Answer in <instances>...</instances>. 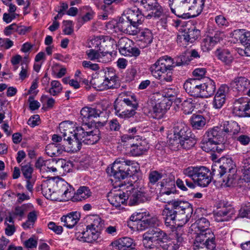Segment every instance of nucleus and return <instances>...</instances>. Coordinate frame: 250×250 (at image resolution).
Masks as SVG:
<instances>
[{
    "instance_id": "f257e3e1",
    "label": "nucleus",
    "mask_w": 250,
    "mask_h": 250,
    "mask_svg": "<svg viewBox=\"0 0 250 250\" xmlns=\"http://www.w3.org/2000/svg\"><path fill=\"white\" fill-rule=\"evenodd\" d=\"M192 205L188 202L179 199L168 201L165 205L162 215L166 227L170 229L187 223L193 213Z\"/></svg>"
},
{
    "instance_id": "f03ea898",
    "label": "nucleus",
    "mask_w": 250,
    "mask_h": 250,
    "mask_svg": "<svg viewBox=\"0 0 250 250\" xmlns=\"http://www.w3.org/2000/svg\"><path fill=\"white\" fill-rule=\"evenodd\" d=\"M135 164L134 161L118 158L110 167L106 168V172L113 176L116 181H120L128 176L131 177L137 172Z\"/></svg>"
},
{
    "instance_id": "7ed1b4c3",
    "label": "nucleus",
    "mask_w": 250,
    "mask_h": 250,
    "mask_svg": "<svg viewBox=\"0 0 250 250\" xmlns=\"http://www.w3.org/2000/svg\"><path fill=\"white\" fill-rule=\"evenodd\" d=\"M173 64L171 58L167 56H163L150 67L151 73L157 79L170 82L172 80Z\"/></svg>"
},
{
    "instance_id": "20e7f679",
    "label": "nucleus",
    "mask_w": 250,
    "mask_h": 250,
    "mask_svg": "<svg viewBox=\"0 0 250 250\" xmlns=\"http://www.w3.org/2000/svg\"><path fill=\"white\" fill-rule=\"evenodd\" d=\"M131 99L118 98L114 103V109L117 116L122 118H129L133 116L135 113L138 105L135 96H131Z\"/></svg>"
},
{
    "instance_id": "39448f33",
    "label": "nucleus",
    "mask_w": 250,
    "mask_h": 250,
    "mask_svg": "<svg viewBox=\"0 0 250 250\" xmlns=\"http://www.w3.org/2000/svg\"><path fill=\"white\" fill-rule=\"evenodd\" d=\"M103 114V111L95 108L84 107L81 110L79 120L82 123L83 126H86L88 128H91L93 126L96 127L104 126L106 124V121L102 122L96 121L94 120L97 117H101Z\"/></svg>"
},
{
    "instance_id": "423d86ee",
    "label": "nucleus",
    "mask_w": 250,
    "mask_h": 250,
    "mask_svg": "<svg viewBox=\"0 0 250 250\" xmlns=\"http://www.w3.org/2000/svg\"><path fill=\"white\" fill-rule=\"evenodd\" d=\"M62 186L66 188L63 194L66 198L65 200L71 199L73 202H78L85 199L91 196V192L87 187H81L75 193L72 187L66 182L62 181Z\"/></svg>"
},
{
    "instance_id": "0eeeda50",
    "label": "nucleus",
    "mask_w": 250,
    "mask_h": 250,
    "mask_svg": "<svg viewBox=\"0 0 250 250\" xmlns=\"http://www.w3.org/2000/svg\"><path fill=\"white\" fill-rule=\"evenodd\" d=\"M210 226L209 221L205 217H201L198 219L194 223L191 225L190 229L192 231H194V233L196 234V236H200L201 235L208 239L214 238L215 235L209 229Z\"/></svg>"
},
{
    "instance_id": "6e6552de",
    "label": "nucleus",
    "mask_w": 250,
    "mask_h": 250,
    "mask_svg": "<svg viewBox=\"0 0 250 250\" xmlns=\"http://www.w3.org/2000/svg\"><path fill=\"white\" fill-rule=\"evenodd\" d=\"M217 163H219L221 167L228 173L226 178V185L227 187H230L233 184L236 177V175L235 174L236 173L235 165L232 160L230 158L222 157Z\"/></svg>"
},
{
    "instance_id": "1a4fd4ad",
    "label": "nucleus",
    "mask_w": 250,
    "mask_h": 250,
    "mask_svg": "<svg viewBox=\"0 0 250 250\" xmlns=\"http://www.w3.org/2000/svg\"><path fill=\"white\" fill-rule=\"evenodd\" d=\"M127 188L125 193L129 206L137 205L148 200L145 193L134 188L132 186H127Z\"/></svg>"
},
{
    "instance_id": "9d476101",
    "label": "nucleus",
    "mask_w": 250,
    "mask_h": 250,
    "mask_svg": "<svg viewBox=\"0 0 250 250\" xmlns=\"http://www.w3.org/2000/svg\"><path fill=\"white\" fill-rule=\"evenodd\" d=\"M169 5L171 12L177 17L183 19L192 17V15L187 13L189 7L186 5L183 0H169Z\"/></svg>"
},
{
    "instance_id": "9b49d317",
    "label": "nucleus",
    "mask_w": 250,
    "mask_h": 250,
    "mask_svg": "<svg viewBox=\"0 0 250 250\" xmlns=\"http://www.w3.org/2000/svg\"><path fill=\"white\" fill-rule=\"evenodd\" d=\"M230 86L239 93L250 96V81L244 77L235 78L231 83Z\"/></svg>"
},
{
    "instance_id": "f8f14e48",
    "label": "nucleus",
    "mask_w": 250,
    "mask_h": 250,
    "mask_svg": "<svg viewBox=\"0 0 250 250\" xmlns=\"http://www.w3.org/2000/svg\"><path fill=\"white\" fill-rule=\"evenodd\" d=\"M197 142L195 136L190 134L189 137L181 140H169V146L171 147V149L174 150H177L180 148L185 149H189L194 146Z\"/></svg>"
},
{
    "instance_id": "ddd939ff",
    "label": "nucleus",
    "mask_w": 250,
    "mask_h": 250,
    "mask_svg": "<svg viewBox=\"0 0 250 250\" xmlns=\"http://www.w3.org/2000/svg\"><path fill=\"white\" fill-rule=\"evenodd\" d=\"M216 247L215 238H209L201 235L195 236L194 242V250H214Z\"/></svg>"
},
{
    "instance_id": "4468645a",
    "label": "nucleus",
    "mask_w": 250,
    "mask_h": 250,
    "mask_svg": "<svg viewBox=\"0 0 250 250\" xmlns=\"http://www.w3.org/2000/svg\"><path fill=\"white\" fill-rule=\"evenodd\" d=\"M202 84L198 79H189L184 84V88L189 95L196 97H201Z\"/></svg>"
},
{
    "instance_id": "2eb2a0df",
    "label": "nucleus",
    "mask_w": 250,
    "mask_h": 250,
    "mask_svg": "<svg viewBox=\"0 0 250 250\" xmlns=\"http://www.w3.org/2000/svg\"><path fill=\"white\" fill-rule=\"evenodd\" d=\"M125 15L136 29H139L138 26L143 23L145 20V17L142 12L136 7L128 8Z\"/></svg>"
},
{
    "instance_id": "dca6fc26",
    "label": "nucleus",
    "mask_w": 250,
    "mask_h": 250,
    "mask_svg": "<svg viewBox=\"0 0 250 250\" xmlns=\"http://www.w3.org/2000/svg\"><path fill=\"white\" fill-rule=\"evenodd\" d=\"M191 131L189 127L184 122L180 121L173 126L174 138L169 140H181L189 137Z\"/></svg>"
},
{
    "instance_id": "f3484780",
    "label": "nucleus",
    "mask_w": 250,
    "mask_h": 250,
    "mask_svg": "<svg viewBox=\"0 0 250 250\" xmlns=\"http://www.w3.org/2000/svg\"><path fill=\"white\" fill-rule=\"evenodd\" d=\"M233 36L245 46L244 51L246 56H250V33L244 30H237L234 31Z\"/></svg>"
},
{
    "instance_id": "a211bd4d",
    "label": "nucleus",
    "mask_w": 250,
    "mask_h": 250,
    "mask_svg": "<svg viewBox=\"0 0 250 250\" xmlns=\"http://www.w3.org/2000/svg\"><path fill=\"white\" fill-rule=\"evenodd\" d=\"M116 27L120 31L131 35H136L139 31V29L135 28L125 14L119 18Z\"/></svg>"
},
{
    "instance_id": "6ab92c4d",
    "label": "nucleus",
    "mask_w": 250,
    "mask_h": 250,
    "mask_svg": "<svg viewBox=\"0 0 250 250\" xmlns=\"http://www.w3.org/2000/svg\"><path fill=\"white\" fill-rule=\"evenodd\" d=\"M225 135L224 125H221L215 126L208 129L204 136L218 144H223L222 143L224 142Z\"/></svg>"
},
{
    "instance_id": "aec40b11",
    "label": "nucleus",
    "mask_w": 250,
    "mask_h": 250,
    "mask_svg": "<svg viewBox=\"0 0 250 250\" xmlns=\"http://www.w3.org/2000/svg\"><path fill=\"white\" fill-rule=\"evenodd\" d=\"M201 147L205 151L221 153L225 149L224 144H218L204 136L201 143Z\"/></svg>"
},
{
    "instance_id": "412c9836",
    "label": "nucleus",
    "mask_w": 250,
    "mask_h": 250,
    "mask_svg": "<svg viewBox=\"0 0 250 250\" xmlns=\"http://www.w3.org/2000/svg\"><path fill=\"white\" fill-rule=\"evenodd\" d=\"M195 183L202 187H207L212 180L210 170L205 167H200Z\"/></svg>"
},
{
    "instance_id": "4be33fe9",
    "label": "nucleus",
    "mask_w": 250,
    "mask_h": 250,
    "mask_svg": "<svg viewBox=\"0 0 250 250\" xmlns=\"http://www.w3.org/2000/svg\"><path fill=\"white\" fill-rule=\"evenodd\" d=\"M200 36V30L196 28L194 26L184 29V32L182 35H179L177 37V42H182L183 39L186 42H192Z\"/></svg>"
},
{
    "instance_id": "5701e85b",
    "label": "nucleus",
    "mask_w": 250,
    "mask_h": 250,
    "mask_svg": "<svg viewBox=\"0 0 250 250\" xmlns=\"http://www.w3.org/2000/svg\"><path fill=\"white\" fill-rule=\"evenodd\" d=\"M174 178L173 176L163 178L160 182V197L163 195H169L176 192V186Z\"/></svg>"
},
{
    "instance_id": "b1692460",
    "label": "nucleus",
    "mask_w": 250,
    "mask_h": 250,
    "mask_svg": "<svg viewBox=\"0 0 250 250\" xmlns=\"http://www.w3.org/2000/svg\"><path fill=\"white\" fill-rule=\"evenodd\" d=\"M249 100L240 98L236 100L234 104L233 112L238 117H249Z\"/></svg>"
},
{
    "instance_id": "393cba45",
    "label": "nucleus",
    "mask_w": 250,
    "mask_h": 250,
    "mask_svg": "<svg viewBox=\"0 0 250 250\" xmlns=\"http://www.w3.org/2000/svg\"><path fill=\"white\" fill-rule=\"evenodd\" d=\"M63 136L64 140L68 142V144L70 146L71 150L73 152H77L80 150L82 147V141L78 140L76 137L73 138L71 136L72 129L71 127H67L66 129L63 130Z\"/></svg>"
},
{
    "instance_id": "a878e982",
    "label": "nucleus",
    "mask_w": 250,
    "mask_h": 250,
    "mask_svg": "<svg viewBox=\"0 0 250 250\" xmlns=\"http://www.w3.org/2000/svg\"><path fill=\"white\" fill-rule=\"evenodd\" d=\"M100 232H97L91 228L86 227V230L82 232H76L75 236L77 239L83 242L92 243L98 239L100 236Z\"/></svg>"
},
{
    "instance_id": "bb28decb",
    "label": "nucleus",
    "mask_w": 250,
    "mask_h": 250,
    "mask_svg": "<svg viewBox=\"0 0 250 250\" xmlns=\"http://www.w3.org/2000/svg\"><path fill=\"white\" fill-rule=\"evenodd\" d=\"M147 11L150 13L146 16V17H153L155 19H159L165 16L164 9L161 5L157 1L154 3H150L147 1L144 6Z\"/></svg>"
},
{
    "instance_id": "cd10ccee",
    "label": "nucleus",
    "mask_w": 250,
    "mask_h": 250,
    "mask_svg": "<svg viewBox=\"0 0 250 250\" xmlns=\"http://www.w3.org/2000/svg\"><path fill=\"white\" fill-rule=\"evenodd\" d=\"M229 87L225 84H222L219 88L214 98L213 104L216 109L221 108L225 103L226 96L228 93Z\"/></svg>"
},
{
    "instance_id": "c85d7f7f",
    "label": "nucleus",
    "mask_w": 250,
    "mask_h": 250,
    "mask_svg": "<svg viewBox=\"0 0 250 250\" xmlns=\"http://www.w3.org/2000/svg\"><path fill=\"white\" fill-rule=\"evenodd\" d=\"M156 228L150 229L143 235V244L146 249H152L155 248L156 244Z\"/></svg>"
},
{
    "instance_id": "c756f323",
    "label": "nucleus",
    "mask_w": 250,
    "mask_h": 250,
    "mask_svg": "<svg viewBox=\"0 0 250 250\" xmlns=\"http://www.w3.org/2000/svg\"><path fill=\"white\" fill-rule=\"evenodd\" d=\"M136 143L131 145L130 152L133 156H139L146 151L149 148L148 144L145 140H142L139 137H136Z\"/></svg>"
},
{
    "instance_id": "7c9ffc66",
    "label": "nucleus",
    "mask_w": 250,
    "mask_h": 250,
    "mask_svg": "<svg viewBox=\"0 0 250 250\" xmlns=\"http://www.w3.org/2000/svg\"><path fill=\"white\" fill-rule=\"evenodd\" d=\"M186 5L189 7L188 10L192 13V17L198 16L202 11L205 0H183Z\"/></svg>"
},
{
    "instance_id": "2f4dec72",
    "label": "nucleus",
    "mask_w": 250,
    "mask_h": 250,
    "mask_svg": "<svg viewBox=\"0 0 250 250\" xmlns=\"http://www.w3.org/2000/svg\"><path fill=\"white\" fill-rule=\"evenodd\" d=\"M201 98H208L212 96L216 90L215 82L211 79L206 78L203 83H201Z\"/></svg>"
},
{
    "instance_id": "473e14b6",
    "label": "nucleus",
    "mask_w": 250,
    "mask_h": 250,
    "mask_svg": "<svg viewBox=\"0 0 250 250\" xmlns=\"http://www.w3.org/2000/svg\"><path fill=\"white\" fill-rule=\"evenodd\" d=\"M212 171L210 172L212 180L214 182H218L222 184L226 185V179L224 177L225 174L227 173L226 171L221 167L219 163L217 162L212 166Z\"/></svg>"
},
{
    "instance_id": "72a5a7b5",
    "label": "nucleus",
    "mask_w": 250,
    "mask_h": 250,
    "mask_svg": "<svg viewBox=\"0 0 250 250\" xmlns=\"http://www.w3.org/2000/svg\"><path fill=\"white\" fill-rule=\"evenodd\" d=\"M80 216L79 212H72L66 215H63L61 218V221L64 223V226L69 229H72L80 220Z\"/></svg>"
},
{
    "instance_id": "f704fd0d",
    "label": "nucleus",
    "mask_w": 250,
    "mask_h": 250,
    "mask_svg": "<svg viewBox=\"0 0 250 250\" xmlns=\"http://www.w3.org/2000/svg\"><path fill=\"white\" fill-rule=\"evenodd\" d=\"M235 213L234 208L231 206L223 207L216 213L218 221H226L230 219Z\"/></svg>"
},
{
    "instance_id": "c9c22d12",
    "label": "nucleus",
    "mask_w": 250,
    "mask_h": 250,
    "mask_svg": "<svg viewBox=\"0 0 250 250\" xmlns=\"http://www.w3.org/2000/svg\"><path fill=\"white\" fill-rule=\"evenodd\" d=\"M159 220L156 217L142 218L137 224V230H144L149 228H154L158 226Z\"/></svg>"
},
{
    "instance_id": "e433bc0d",
    "label": "nucleus",
    "mask_w": 250,
    "mask_h": 250,
    "mask_svg": "<svg viewBox=\"0 0 250 250\" xmlns=\"http://www.w3.org/2000/svg\"><path fill=\"white\" fill-rule=\"evenodd\" d=\"M115 246L117 247V249L119 250H125L126 249H130L132 250L135 248L136 244L133 239L125 237L120 238L114 243Z\"/></svg>"
},
{
    "instance_id": "4c0bfd02",
    "label": "nucleus",
    "mask_w": 250,
    "mask_h": 250,
    "mask_svg": "<svg viewBox=\"0 0 250 250\" xmlns=\"http://www.w3.org/2000/svg\"><path fill=\"white\" fill-rule=\"evenodd\" d=\"M64 147L60 144L51 143L46 146L45 151L46 154L51 157H57L64 151Z\"/></svg>"
},
{
    "instance_id": "58836bf2",
    "label": "nucleus",
    "mask_w": 250,
    "mask_h": 250,
    "mask_svg": "<svg viewBox=\"0 0 250 250\" xmlns=\"http://www.w3.org/2000/svg\"><path fill=\"white\" fill-rule=\"evenodd\" d=\"M125 192H123L122 193H112L108 195V201L110 203L115 207H119L121 204H124L126 199V194Z\"/></svg>"
},
{
    "instance_id": "ea45409f",
    "label": "nucleus",
    "mask_w": 250,
    "mask_h": 250,
    "mask_svg": "<svg viewBox=\"0 0 250 250\" xmlns=\"http://www.w3.org/2000/svg\"><path fill=\"white\" fill-rule=\"evenodd\" d=\"M166 102H161L156 103L150 111L152 117L154 119H159L163 117L166 112Z\"/></svg>"
},
{
    "instance_id": "a19ab883",
    "label": "nucleus",
    "mask_w": 250,
    "mask_h": 250,
    "mask_svg": "<svg viewBox=\"0 0 250 250\" xmlns=\"http://www.w3.org/2000/svg\"><path fill=\"white\" fill-rule=\"evenodd\" d=\"M118 78L115 79L104 80L103 82L101 83L99 82L97 88L100 90L104 89L118 88L120 86V83L118 80Z\"/></svg>"
},
{
    "instance_id": "79ce46f5",
    "label": "nucleus",
    "mask_w": 250,
    "mask_h": 250,
    "mask_svg": "<svg viewBox=\"0 0 250 250\" xmlns=\"http://www.w3.org/2000/svg\"><path fill=\"white\" fill-rule=\"evenodd\" d=\"M191 125L193 129H201L206 125V119L202 115H193L190 119Z\"/></svg>"
},
{
    "instance_id": "37998d69",
    "label": "nucleus",
    "mask_w": 250,
    "mask_h": 250,
    "mask_svg": "<svg viewBox=\"0 0 250 250\" xmlns=\"http://www.w3.org/2000/svg\"><path fill=\"white\" fill-rule=\"evenodd\" d=\"M71 136L73 138L76 137L78 140L82 141V142L85 144L88 131H85L84 127H77L76 130H74L73 128L71 127Z\"/></svg>"
},
{
    "instance_id": "c03bdc74",
    "label": "nucleus",
    "mask_w": 250,
    "mask_h": 250,
    "mask_svg": "<svg viewBox=\"0 0 250 250\" xmlns=\"http://www.w3.org/2000/svg\"><path fill=\"white\" fill-rule=\"evenodd\" d=\"M163 177V175L162 173H160L158 171L153 170L150 171L148 175V180L149 182L148 184V186L151 189H153L152 188V186L154 185L158 186V181L162 179Z\"/></svg>"
},
{
    "instance_id": "a18cd8bd",
    "label": "nucleus",
    "mask_w": 250,
    "mask_h": 250,
    "mask_svg": "<svg viewBox=\"0 0 250 250\" xmlns=\"http://www.w3.org/2000/svg\"><path fill=\"white\" fill-rule=\"evenodd\" d=\"M216 55L218 58L226 64H230L232 62L233 57L228 50H223L220 51L218 49L216 52Z\"/></svg>"
},
{
    "instance_id": "49530a36",
    "label": "nucleus",
    "mask_w": 250,
    "mask_h": 250,
    "mask_svg": "<svg viewBox=\"0 0 250 250\" xmlns=\"http://www.w3.org/2000/svg\"><path fill=\"white\" fill-rule=\"evenodd\" d=\"M99 135L100 131L98 129L88 131L85 144L93 145L96 143L100 139Z\"/></svg>"
},
{
    "instance_id": "de8ad7c7",
    "label": "nucleus",
    "mask_w": 250,
    "mask_h": 250,
    "mask_svg": "<svg viewBox=\"0 0 250 250\" xmlns=\"http://www.w3.org/2000/svg\"><path fill=\"white\" fill-rule=\"evenodd\" d=\"M224 131L226 133H232L233 134H237L240 130V127L236 122H225L223 124Z\"/></svg>"
},
{
    "instance_id": "09e8293b",
    "label": "nucleus",
    "mask_w": 250,
    "mask_h": 250,
    "mask_svg": "<svg viewBox=\"0 0 250 250\" xmlns=\"http://www.w3.org/2000/svg\"><path fill=\"white\" fill-rule=\"evenodd\" d=\"M156 244L160 245L161 247L165 242L168 240L169 236L166 232L159 228H156Z\"/></svg>"
},
{
    "instance_id": "8fccbe9b",
    "label": "nucleus",
    "mask_w": 250,
    "mask_h": 250,
    "mask_svg": "<svg viewBox=\"0 0 250 250\" xmlns=\"http://www.w3.org/2000/svg\"><path fill=\"white\" fill-rule=\"evenodd\" d=\"M192 99L185 100L181 104V108L185 114L191 113L194 108V104Z\"/></svg>"
},
{
    "instance_id": "3c124183",
    "label": "nucleus",
    "mask_w": 250,
    "mask_h": 250,
    "mask_svg": "<svg viewBox=\"0 0 250 250\" xmlns=\"http://www.w3.org/2000/svg\"><path fill=\"white\" fill-rule=\"evenodd\" d=\"M132 43L131 40L127 38H123L120 40L119 44L120 46V52L124 55H125L127 53V49L128 47H131L130 43Z\"/></svg>"
},
{
    "instance_id": "603ef678",
    "label": "nucleus",
    "mask_w": 250,
    "mask_h": 250,
    "mask_svg": "<svg viewBox=\"0 0 250 250\" xmlns=\"http://www.w3.org/2000/svg\"><path fill=\"white\" fill-rule=\"evenodd\" d=\"M141 41L146 43L145 46L150 44L152 42L153 39L151 31L148 29H146L144 31L141 32Z\"/></svg>"
},
{
    "instance_id": "864d4df0",
    "label": "nucleus",
    "mask_w": 250,
    "mask_h": 250,
    "mask_svg": "<svg viewBox=\"0 0 250 250\" xmlns=\"http://www.w3.org/2000/svg\"><path fill=\"white\" fill-rule=\"evenodd\" d=\"M199 169V167H190L184 169L183 173L185 175L190 178L195 183Z\"/></svg>"
},
{
    "instance_id": "5fc2aeb1",
    "label": "nucleus",
    "mask_w": 250,
    "mask_h": 250,
    "mask_svg": "<svg viewBox=\"0 0 250 250\" xmlns=\"http://www.w3.org/2000/svg\"><path fill=\"white\" fill-rule=\"evenodd\" d=\"M51 87L48 92L53 96L57 95L62 90V86L61 83L58 81H53L51 83Z\"/></svg>"
},
{
    "instance_id": "6e6d98bb",
    "label": "nucleus",
    "mask_w": 250,
    "mask_h": 250,
    "mask_svg": "<svg viewBox=\"0 0 250 250\" xmlns=\"http://www.w3.org/2000/svg\"><path fill=\"white\" fill-rule=\"evenodd\" d=\"M21 170L23 175L26 179L32 178V174L33 171V169L30 163L22 165Z\"/></svg>"
},
{
    "instance_id": "4d7b16f0",
    "label": "nucleus",
    "mask_w": 250,
    "mask_h": 250,
    "mask_svg": "<svg viewBox=\"0 0 250 250\" xmlns=\"http://www.w3.org/2000/svg\"><path fill=\"white\" fill-rule=\"evenodd\" d=\"M103 223L101 221V219L98 216H95L93 219V222L90 225H88V228H91L93 230L97 232H100L101 230Z\"/></svg>"
},
{
    "instance_id": "13d9d810",
    "label": "nucleus",
    "mask_w": 250,
    "mask_h": 250,
    "mask_svg": "<svg viewBox=\"0 0 250 250\" xmlns=\"http://www.w3.org/2000/svg\"><path fill=\"white\" fill-rule=\"evenodd\" d=\"M224 37V34L223 32L220 31H216L213 36H208L210 41V44L214 46L218 42H219L220 41L222 40Z\"/></svg>"
},
{
    "instance_id": "bf43d9fd",
    "label": "nucleus",
    "mask_w": 250,
    "mask_h": 250,
    "mask_svg": "<svg viewBox=\"0 0 250 250\" xmlns=\"http://www.w3.org/2000/svg\"><path fill=\"white\" fill-rule=\"evenodd\" d=\"M161 248L164 250H178L179 249L177 244H175L170 237H168V240L162 246Z\"/></svg>"
},
{
    "instance_id": "052dcab7",
    "label": "nucleus",
    "mask_w": 250,
    "mask_h": 250,
    "mask_svg": "<svg viewBox=\"0 0 250 250\" xmlns=\"http://www.w3.org/2000/svg\"><path fill=\"white\" fill-rule=\"evenodd\" d=\"M239 215L242 218H250V204L248 203L243 205L239 210Z\"/></svg>"
},
{
    "instance_id": "680f3d73",
    "label": "nucleus",
    "mask_w": 250,
    "mask_h": 250,
    "mask_svg": "<svg viewBox=\"0 0 250 250\" xmlns=\"http://www.w3.org/2000/svg\"><path fill=\"white\" fill-rule=\"evenodd\" d=\"M142 218H137V216L132 214L130 217V221L127 222V226L132 229L137 230V224L138 222L141 220Z\"/></svg>"
},
{
    "instance_id": "e2e57ef3",
    "label": "nucleus",
    "mask_w": 250,
    "mask_h": 250,
    "mask_svg": "<svg viewBox=\"0 0 250 250\" xmlns=\"http://www.w3.org/2000/svg\"><path fill=\"white\" fill-rule=\"evenodd\" d=\"M64 28L63 32L65 34L71 35L73 32V21H63Z\"/></svg>"
},
{
    "instance_id": "0e129e2a",
    "label": "nucleus",
    "mask_w": 250,
    "mask_h": 250,
    "mask_svg": "<svg viewBox=\"0 0 250 250\" xmlns=\"http://www.w3.org/2000/svg\"><path fill=\"white\" fill-rule=\"evenodd\" d=\"M48 227L57 234H61L63 230V228L62 226L56 225L53 222H49L48 224Z\"/></svg>"
},
{
    "instance_id": "69168bd1",
    "label": "nucleus",
    "mask_w": 250,
    "mask_h": 250,
    "mask_svg": "<svg viewBox=\"0 0 250 250\" xmlns=\"http://www.w3.org/2000/svg\"><path fill=\"white\" fill-rule=\"evenodd\" d=\"M127 49V53L125 56H133L137 57L140 55L141 51L137 47H128Z\"/></svg>"
},
{
    "instance_id": "338daca9",
    "label": "nucleus",
    "mask_w": 250,
    "mask_h": 250,
    "mask_svg": "<svg viewBox=\"0 0 250 250\" xmlns=\"http://www.w3.org/2000/svg\"><path fill=\"white\" fill-rule=\"evenodd\" d=\"M206 72V69L204 68H198L195 69L192 72L193 75L196 77L199 81L202 78Z\"/></svg>"
},
{
    "instance_id": "774afa93",
    "label": "nucleus",
    "mask_w": 250,
    "mask_h": 250,
    "mask_svg": "<svg viewBox=\"0 0 250 250\" xmlns=\"http://www.w3.org/2000/svg\"><path fill=\"white\" fill-rule=\"evenodd\" d=\"M190 61V59H188V61L187 60V57L185 56H180L178 57L177 59L176 62H174L173 65L174 67L175 66H181L184 64H188L189 62Z\"/></svg>"
}]
</instances>
